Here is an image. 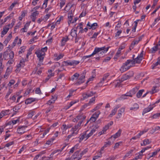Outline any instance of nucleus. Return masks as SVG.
Returning <instances> with one entry per match:
<instances>
[{
	"mask_svg": "<svg viewBox=\"0 0 160 160\" xmlns=\"http://www.w3.org/2000/svg\"><path fill=\"white\" fill-rule=\"evenodd\" d=\"M12 37V33H10L8 36L7 37V38H6L5 40L7 41L8 42H9V41L11 39Z\"/></svg>",
	"mask_w": 160,
	"mask_h": 160,
	"instance_id": "nucleus-59",
	"label": "nucleus"
},
{
	"mask_svg": "<svg viewBox=\"0 0 160 160\" xmlns=\"http://www.w3.org/2000/svg\"><path fill=\"white\" fill-rule=\"evenodd\" d=\"M109 48V47L106 48L105 46H104L101 48L96 47L95 48H100L101 49V50H99V51L97 53H98L99 52H100V53H98V54H101L102 55L103 54L106 52L108 51Z\"/></svg>",
	"mask_w": 160,
	"mask_h": 160,
	"instance_id": "nucleus-9",
	"label": "nucleus"
},
{
	"mask_svg": "<svg viewBox=\"0 0 160 160\" xmlns=\"http://www.w3.org/2000/svg\"><path fill=\"white\" fill-rule=\"evenodd\" d=\"M153 108V107H152L151 106H149L148 108H145L143 110L142 114L143 115L144 114L149 112Z\"/></svg>",
	"mask_w": 160,
	"mask_h": 160,
	"instance_id": "nucleus-26",
	"label": "nucleus"
},
{
	"mask_svg": "<svg viewBox=\"0 0 160 160\" xmlns=\"http://www.w3.org/2000/svg\"><path fill=\"white\" fill-rule=\"evenodd\" d=\"M18 96L17 94H15L13 95L12 97H11L10 99L13 101V102H15L16 100V98Z\"/></svg>",
	"mask_w": 160,
	"mask_h": 160,
	"instance_id": "nucleus-64",
	"label": "nucleus"
},
{
	"mask_svg": "<svg viewBox=\"0 0 160 160\" xmlns=\"http://www.w3.org/2000/svg\"><path fill=\"white\" fill-rule=\"evenodd\" d=\"M84 118H81L82 119H80L78 121V124L76 125L77 127H78L79 129H80L81 128V125L82 124V122L86 118V117L84 115Z\"/></svg>",
	"mask_w": 160,
	"mask_h": 160,
	"instance_id": "nucleus-23",
	"label": "nucleus"
},
{
	"mask_svg": "<svg viewBox=\"0 0 160 160\" xmlns=\"http://www.w3.org/2000/svg\"><path fill=\"white\" fill-rule=\"evenodd\" d=\"M87 13V12L86 11H83L82 12L80 15L79 16V18H81L82 17L85 16L86 15Z\"/></svg>",
	"mask_w": 160,
	"mask_h": 160,
	"instance_id": "nucleus-55",
	"label": "nucleus"
},
{
	"mask_svg": "<svg viewBox=\"0 0 160 160\" xmlns=\"http://www.w3.org/2000/svg\"><path fill=\"white\" fill-rule=\"evenodd\" d=\"M158 64H160V59L158 60L157 62H156L155 63H153L152 65V69H154V67L157 66Z\"/></svg>",
	"mask_w": 160,
	"mask_h": 160,
	"instance_id": "nucleus-47",
	"label": "nucleus"
},
{
	"mask_svg": "<svg viewBox=\"0 0 160 160\" xmlns=\"http://www.w3.org/2000/svg\"><path fill=\"white\" fill-rule=\"evenodd\" d=\"M35 112L34 111H31L29 112L28 115V117L29 118H33V116L34 115Z\"/></svg>",
	"mask_w": 160,
	"mask_h": 160,
	"instance_id": "nucleus-50",
	"label": "nucleus"
},
{
	"mask_svg": "<svg viewBox=\"0 0 160 160\" xmlns=\"http://www.w3.org/2000/svg\"><path fill=\"white\" fill-rule=\"evenodd\" d=\"M26 49V47L25 46H23L21 47L20 48V50L18 52L19 54H20L24 52L25 51Z\"/></svg>",
	"mask_w": 160,
	"mask_h": 160,
	"instance_id": "nucleus-42",
	"label": "nucleus"
},
{
	"mask_svg": "<svg viewBox=\"0 0 160 160\" xmlns=\"http://www.w3.org/2000/svg\"><path fill=\"white\" fill-rule=\"evenodd\" d=\"M131 62V61L130 60H128L125 63H123L120 69V71L122 72L128 69L130 67H127V65Z\"/></svg>",
	"mask_w": 160,
	"mask_h": 160,
	"instance_id": "nucleus-2",
	"label": "nucleus"
},
{
	"mask_svg": "<svg viewBox=\"0 0 160 160\" xmlns=\"http://www.w3.org/2000/svg\"><path fill=\"white\" fill-rule=\"evenodd\" d=\"M160 151V148L157 149L155 151L152 152V154L149 153L148 154V155L149 156V158L151 157H153L155 156L156 155L158 152Z\"/></svg>",
	"mask_w": 160,
	"mask_h": 160,
	"instance_id": "nucleus-28",
	"label": "nucleus"
},
{
	"mask_svg": "<svg viewBox=\"0 0 160 160\" xmlns=\"http://www.w3.org/2000/svg\"><path fill=\"white\" fill-rule=\"evenodd\" d=\"M79 129H80L76 125H75L72 128L71 130V131L72 132V134H73L75 135L78 134Z\"/></svg>",
	"mask_w": 160,
	"mask_h": 160,
	"instance_id": "nucleus-14",
	"label": "nucleus"
},
{
	"mask_svg": "<svg viewBox=\"0 0 160 160\" xmlns=\"http://www.w3.org/2000/svg\"><path fill=\"white\" fill-rule=\"evenodd\" d=\"M80 62L78 61L72 60V61H67L64 62V64L66 66H75L78 64Z\"/></svg>",
	"mask_w": 160,
	"mask_h": 160,
	"instance_id": "nucleus-4",
	"label": "nucleus"
},
{
	"mask_svg": "<svg viewBox=\"0 0 160 160\" xmlns=\"http://www.w3.org/2000/svg\"><path fill=\"white\" fill-rule=\"evenodd\" d=\"M98 24L97 23H94L92 24H91V27L89 28V29L92 28V29L94 30L96 28V26H97Z\"/></svg>",
	"mask_w": 160,
	"mask_h": 160,
	"instance_id": "nucleus-46",
	"label": "nucleus"
},
{
	"mask_svg": "<svg viewBox=\"0 0 160 160\" xmlns=\"http://www.w3.org/2000/svg\"><path fill=\"white\" fill-rule=\"evenodd\" d=\"M107 130V127H104L102 129V130L101 131L99 132V135H101L105 133V132H106Z\"/></svg>",
	"mask_w": 160,
	"mask_h": 160,
	"instance_id": "nucleus-51",
	"label": "nucleus"
},
{
	"mask_svg": "<svg viewBox=\"0 0 160 160\" xmlns=\"http://www.w3.org/2000/svg\"><path fill=\"white\" fill-rule=\"evenodd\" d=\"M73 17L72 11L68 12V23L69 25L72 21V18Z\"/></svg>",
	"mask_w": 160,
	"mask_h": 160,
	"instance_id": "nucleus-12",
	"label": "nucleus"
},
{
	"mask_svg": "<svg viewBox=\"0 0 160 160\" xmlns=\"http://www.w3.org/2000/svg\"><path fill=\"white\" fill-rule=\"evenodd\" d=\"M129 79V78L128 77L127 74H126L122 76V77L121 78V82H123L124 81L126 80Z\"/></svg>",
	"mask_w": 160,
	"mask_h": 160,
	"instance_id": "nucleus-39",
	"label": "nucleus"
},
{
	"mask_svg": "<svg viewBox=\"0 0 160 160\" xmlns=\"http://www.w3.org/2000/svg\"><path fill=\"white\" fill-rule=\"evenodd\" d=\"M95 100L96 98L95 97L92 98L91 99H90L88 103V104L90 106L92 104H94Z\"/></svg>",
	"mask_w": 160,
	"mask_h": 160,
	"instance_id": "nucleus-33",
	"label": "nucleus"
},
{
	"mask_svg": "<svg viewBox=\"0 0 160 160\" xmlns=\"http://www.w3.org/2000/svg\"><path fill=\"white\" fill-rule=\"evenodd\" d=\"M133 151V150H130V151H129L123 157V159H125L126 158L129 157L130 155V154L132 153Z\"/></svg>",
	"mask_w": 160,
	"mask_h": 160,
	"instance_id": "nucleus-38",
	"label": "nucleus"
},
{
	"mask_svg": "<svg viewBox=\"0 0 160 160\" xmlns=\"http://www.w3.org/2000/svg\"><path fill=\"white\" fill-rule=\"evenodd\" d=\"M96 92H93L92 91L90 92L84 93L82 94V97L83 99H86L89 97H90L93 96V95L95 94Z\"/></svg>",
	"mask_w": 160,
	"mask_h": 160,
	"instance_id": "nucleus-8",
	"label": "nucleus"
},
{
	"mask_svg": "<svg viewBox=\"0 0 160 160\" xmlns=\"http://www.w3.org/2000/svg\"><path fill=\"white\" fill-rule=\"evenodd\" d=\"M109 76V74L108 73L104 74L103 78H102V80L100 82L99 84L103 82H104L107 79Z\"/></svg>",
	"mask_w": 160,
	"mask_h": 160,
	"instance_id": "nucleus-35",
	"label": "nucleus"
},
{
	"mask_svg": "<svg viewBox=\"0 0 160 160\" xmlns=\"http://www.w3.org/2000/svg\"><path fill=\"white\" fill-rule=\"evenodd\" d=\"M122 130L121 129H119L118 132L116 133L114 135H112L111 137V138H114V139H115L119 137L121 134Z\"/></svg>",
	"mask_w": 160,
	"mask_h": 160,
	"instance_id": "nucleus-18",
	"label": "nucleus"
},
{
	"mask_svg": "<svg viewBox=\"0 0 160 160\" xmlns=\"http://www.w3.org/2000/svg\"><path fill=\"white\" fill-rule=\"evenodd\" d=\"M69 40V38L67 36L65 37H63L61 41V44L62 46H64L65 43L66 42H67Z\"/></svg>",
	"mask_w": 160,
	"mask_h": 160,
	"instance_id": "nucleus-32",
	"label": "nucleus"
},
{
	"mask_svg": "<svg viewBox=\"0 0 160 160\" xmlns=\"http://www.w3.org/2000/svg\"><path fill=\"white\" fill-rule=\"evenodd\" d=\"M72 127V124H68L66 125V124H63L61 128V129L62 130V133L63 134H64L66 133V130L67 129L70 128Z\"/></svg>",
	"mask_w": 160,
	"mask_h": 160,
	"instance_id": "nucleus-6",
	"label": "nucleus"
},
{
	"mask_svg": "<svg viewBox=\"0 0 160 160\" xmlns=\"http://www.w3.org/2000/svg\"><path fill=\"white\" fill-rule=\"evenodd\" d=\"M19 109V108L18 107L16 106L13 108V111L15 112V113L12 114L13 116L14 114H16V113L18 112V110Z\"/></svg>",
	"mask_w": 160,
	"mask_h": 160,
	"instance_id": "nucleus-49",
	"label": "nucleus"
},
{
	"mask_svg": "<svg viewBox=\"0 0 160 160\" xmlns=\"http://www.w3.org/2000/svg\"><path fill=\"white\" fill-rule=\"evenodd\" d=\"M156 87H153L151 91H150L149 92L151 94H152L157 92V91L156 90Z\"/></svg>",
	"mask_w": 160,
	"mask_h": 160,
	"instance_id": "nucleus-53",
	"label": "nucleus"
},
{
	"mask_svg": "<svg viewBox=\"0 0 160 160\" xmlns=\"http://www.w3.org/2000/svg\"><path fill=\"white\" fill-rule=\"evenodd\" d=\"M79 152L80 151H77L74 153L71 158L72 160H74L76 159L78 160V157H80Z\"/></svg>",
	"mask_w": 160,
	"mask_h": 160,
	"instance_id": "nucleus-17",
	"label": "nucleus"
},
{
	"mask_svg": "<svg viewBox=\"0 0 160 160\" xmlns=\"http://www.w3.org/2000/svg\"><path fill=\"white\" fill-rule=\"evenodd\" d=\"M24 66V61L23 60L21 61L19 64L17 66L18 68L20 67H23Z\"/></svg>",
	"mask_w": 160,
	"mask_h": 160,
	"instance_id": "nucleus-48",
	"label": "nucleus"
},
{
	"mask_svg": "<svg viewBox=\"0 0 160 160\" xmlns=\"http://www.w3.org/2000/svg\"><path fill=\"white\" fill-rule=\"evenodd\" d=\"M17 4H18V3L17 2H15L12 3L10 6V8L11 9H12Z\"/></svg>",
	"mask_w": 160,
	"mask_h": 160,
	"instance_id": "nucleus-61",
	"label": "nucleus"
},
{
	"mask_svg": "<svg viewBox=\"0 0 160 160\" xmlns=\"http://www.w3.org/2000/svg\"><path fill=\"white\" fill-rule=\"evenodd\" d=\"M36 99L32 98H28L25 101V103L27 104H29L35 101Z\"/></svg>",
	"mask_w": 160,
	"mask_h": 160,
	"instance_id": "nucleus-25",
	"label": "nucleus"
},
{
	"mask_svg": "<svg viewBox=\"0 0 160 160\" xmlns=\"http://www.w3.org/2000/svg\"><path fill=\"white\" fill-rule=\"evenodd\" d=\"M125 111V108H122L120 110L118 111V116L117 117V118H120L121 117L122 115V113L124 112Z\"/></svg>",
	"mask_w": 160,
	"mask_h": 160,
	"instance_id": "nucleus-27",
	"label": "nucleus"
},
{
	"mask_svg": "<svg viewBox=\"0 0 160 160\" xmlns=\"http://www.w3.org/2000/svg\"><path fill=\"white\" fill-rule=\"evenodd\" d=\"M141 39L140 38L138 39H134L132 42L131 46L129 47L130 50H131L133 48L134 45L136 44H137L139 41Z\"/></svg>",
	"mask_w": 160,
	"mask_h": 160,
	"instance_id": "nucleus-11",
	"label": "nucleus"
},
{
	"mask_svg": "<svg viewBox=\"0 0 160 160\" xmlns=\"http://www.w3.org/2000/svg\"><path fill=\"white\" fill-rule=\"evenodd\" d=\"M9 28L8 26H5L3 28V30L1 32V37H2L5 34H6L8 31Z\"/></svg>",
	"mask_w": 160,
	"mask_h": 160,
	"instance_id": "nucleus-21",
	"label": "nucleus"
},
{
	"mask_svg": "<svg viewBox=\"0 0 160 160\" xmlns=\"http://www.w3.org/2000/svg\"><path fill=\"white\" fill-rule=\"evenodd\" d=\"M89 106V105L88 104V103H86L83 105L81 108V111H83L84 110V109L86 108L88 106Z\"/></svg>",
	"mask_w": 160,
	"mask_h": 160,
	"instance_id": "nucleus-62",
	"label": "nucleus"
},
{
	"mask_svg": "<svg viewBox=\"0 0 160 160\" xmlns=\"http://www.w3.org/2000/svg\"><path fill=\"white\" fill-rule=\"evenodd\" d=\"M138 108V105L137 103H135L133 104V107H131L130 108V110L135 111L137 110Z\"/></svg>",
	"mask_w": 160,
	"mask_h": 160,
	"instance_id": "nucleus-31",
	"label": "nucleus"
},
{
	"mask_svg": "<svg viewBox=\"0 0 160 160\" xmlns=\"http://www.w3.org/2000/svg\"><path fill=\"white\" fill-rule=\"evenodd\" d=\"M72 7V5H71V4L68 3L66 6L65 8L64 9V10H65L66 9L69 10Z\"/></svg>",
	"mask_w": 160,
	"mask_h": 160,
	"instance_id": "nucleus-58",
	"label": "nucleus"
},
{
	"mask_svg": "<svg viewBox=\"0 0 160 160\" xmlns=\"http://www.w3.org/2000/svg\"><path fill=\"white\" fill-rule=\"evenodd\" d=\"M151 141L149 139H146L143 141V143H141V146H146L147 144H148L151 142Z\"/></svg>",
	"mask_w": 160,
	"mask_h": 160,
	"instance_id": "nucleus-29",
	"label": "nucleus"
},
{
	"mask_svg": "<svg viewBox=\"0 0 160 160\" xmlns=\"http://www.w3.org/2000/svg\"><path fill=\"white\" fill-rule=\"evenodd\" d=\"M53 107L54 106H53L52 105L50 106L46 110L45 112V113L47 114L52 109V108H53Z\"/></svg>",
	"mask_w": 160,
	"mask_h": 160,
	"instance_id": "nucleus-60",
	"label": "nucleus"
},
{
	"mask_svg": "<svg viewBox=\"0 0 160 160\" xmlns=\"http://www.w3.org/2000/svg\"><path fill=\"white\" fill-rule=\"evenodd\" d=\"M81 118H84V115L82 114L78 115L76 118L73 119L72 121L74 122H78L80 119H82Z\"/></svg>",
	"mask_w": 160,
	"mask_h": 160,
	"instance_id": "nucleus-24",
	"label": "nucleus"
},
{
	"mask_svg": "<svg viewBox=\"0 0 160 160\" xmlns=\"http://www.w3.org/2000/svg\"><path fill=\"white\" fill-rule=\"evenodd\" d=\"M160 49V44L158 43L156 46L152 48L151 50V52L152 53H155L158 49Z\"/></svg>",
	"mask_w": 160,
	"mask_h": 160,
	"instance_id": "nucleus-16",
	"label": "nucleus"
},
{
	"mask_svg": "<svg viewBox=\"0 0 160 160\" xmlns=\"http://www.w3.org/2000/svg\"><path fill=\"white\" fill-rule=\"evenodd\" d=\"M9 55L10 59H12L14 57V54L13 51H11L9 53Z\"/></svg>",
	"mask_w": 160,
	"mask_h": 160,
	"instance_id": "nucleus-56",
	"label": "nucleus"
},
{
	"mask_svg": "<svg viewBox=\"0 0 160 160\" xmlns=\"http://www.w3.org/2000/svg\"><path fill=\"white\" fill-rule=\"evenodd\" d=\"M139 89V87L138 86L133 88L132 90H130L132 94L133 95L135 94Z\"/></svg>",
	"mask_w": 160,
	"mask_h": 160,
	"instance_id": "nucleus-34",
	"label": "nucleus"
},
{
	"mask_svg": "<svg viewBox=\"0 0 160 160\" xmlns=\"http://www.w3.org/2000/svg\"><path fill=\"white\" fill-rule=\"evenodd\" d=\"M77 29L73 30L72 29L71 32V35L73 37H76L77 36Z\"/></svg>",
	"mask_w": 160,
	"mask_h": 160,
	"instance_id": "nucleus-30",
	"label": "nucleus"
},
{
	"mask_svg": "<svg viewBox=\"0 0 160 160\" xmlns=\"http://www.w3.org/2000/svg\"><path fill=\"white\" fill-rule=\"evenodd\" d=\"M100 113L101 112L100 111H98L95 112L93 114L92 116L95 118L96 119H97L99 115L100 114Z\"/></svg>",
	"mask_w": 160,
	"mask_h": 160,
	"instance_id": "nucleus-45",
	"label": "nucleus"
},
{
	"mask_svg": "<svg viewBox=\"0 0 160 160\" xmlns=\"http://www.w3.org/2000/svg\"><path fill=\"white\" fill-rule=\"evenodd\" d=\"M142 60V59L138 57H137L134 59H132V60H131V63L132 64H135L136 63L139 64L141 62Z\"/></svg>",
	"mask_w": 160,
	"mask_h": 160,
	"instance_id": "nucleus-15",
	"label": "nucleus"
},
{
	"mask_svg": "<svg viewBox=\"0 0 160 160\" xmlns=\"http://www.w3.org/2000/svg\"><path fill=\"white\" fill-rule=\"evenodd\" d=\"M2 61H3V58H2V53H0V68H2Z\"/></svg>",
	"mask_w": 160,
	"mask_h": 160,
	"instance_id": "nucleus-57",
	"label": "nucleus"
},
{
	"mask_svg": "<svg viewBox=\"0 0 160 160\" xmlns=\"http://www.w3.org/2000/svg\"><path fill=\"white\" fill-rule=\"evenodd\" d=\"M132 94L131 92V91H130L129 92H127L126 93L122 95L121 96V98L122 99H125L127 98L126 97L129 96L132 97Z\"/></svg>",
	"mask_w": 160,
	"mask_h": 160,
	"instance_id": "nucleus-22",
	"label": "nucleus"
},
{
	"mask_svg": "<svg viewBox=\"0 0 160 160\" xmlns=\"http://www.w3.org/2000/svg\"><path fill=\"white\" fill-rule=\"evenodd\" d=\"M29 25V23H26L25 25L24 28L21 29V31H22L23 32H27V31L26 30L28 28Z\"/></svg>",
	"mask_w": 160,
	"mask_h": 160,
	"instance_id": "nucleus-36",
	"label": "nucleus"
},
{
	"mask_svg": "<svg viewBox=\"0 0 160 160\" xmlns=\"http://www.w3.org/2000/svg\"><path fill=\"white\" fill-rule=\"evenodd\" d=\"M88 131H87L83 132L80 135L79 137V142H81L83 139H85L86 140L89 138L87 137L88 136Z\"/></svg>",
	"mask_w": 160,
	"mask_h": 160,
	"instance_id": "nucleus-5",
	"label": "nucleus"
},
{
	"mask_svg": "<svg viewBox=\"0 0 160 160\" xmlns=\"http://www.w3.org/2000/svg\"><path fill=\"white\" fill-rule=\"evenodd\" d=\"M143 89H142L139 90L137 93V97L138 98H139L142 96V92H144Z\"/></svg>",
	"mask_w": 160,
	"mask_h": 160,
	"instance_id": "nucleus-40",
	"label": "nucleus"
},
{
	"mask_svg": "<svg viewBox=\"0 0 160 160\" xmlns=\"http://www.w3.org/2000/svg\"><path fill=\"white\" fill-rule=\"evenodd\" d=\"M27 127V126H26L19 127L17 129V133L20 135L23 134L26 132L25 129Z\"/></svg>",
	"mask_w": 160,
	"mask_h": 160,
	"instance_id": "nucleus-7",
	"label": "nucleus"
},
{
	"mask_svg": "<svg viewBox=\"0 0 160 160\" xmlns=\"http://www.w3.org/2000/svg\"><path fill=\"white\" fill-rule=\"evenodd\" d=\"M19 121V119H18L16 120H13L11 122H9V124H11V123H12L13 125L16 124L17 123V122H18Z\"/></svg>",
	"mask_w": 160,
	"mask_h": 160,
	"instance_id": "nucleus-52",
	"label": "nucleus"
},
{
	"mask_svg": "<svg viewBox=\"0 0 160 160\" xmlns=\"http://www.w3.org/2000/svg\"><path fill=\"white\" fill-rule=\"evenodd\" d=\"M126 74L128 77L129 78H130L131 77H133L134 75V72L133 71H131L127 72Z\"/></svg>",
	"mask_w": 160,
	"mask_h": 160,
	"instance_id": "nucleus-43",
	"label": "nucleus"
},
{
	"mask_svg": "<svg viewBox=\"0 0 160 160\" xmlns=\"http://www.w3.org/2000/svg\"><path fill=\"white\" fill-rule=\"evenodd\" d=\"M78 145H75L70 150V151L69 152V154L70 153H73L74 151L78 148Z\"/></svg>",
	"mask_w": 160,
	"mask_h": 160,
	"instance_id": "nucleus-44",
	"label": "nucleus"
},
{
	"mask_svg": "<svg viewBox=\"0 0 160 160\" xmlns=\"http://www.w3.org/2000/svg\"><path fill=\"white\" fill-rule=\"evenodd\" d=\"M111 144V142L108 141L107 142H105L104 143V146L102 147L104 148H106L108 146H110Z\"/></svg>",
	"mask_w": 160,
	"mask_h": 160,
	"instance_id": "nucleus-41",
	"label": "nucleus"
},
{
	"mask_svg": "<svg viewBox=\"0 0 160 160\" xmlns=\"http://www.w3.org/2000/svg\"><path fill=\"white\" fill-rule=\"evenodd\" d=\"M79 76V74L77 73H76L71 77V80L73 81L75 79H77Z\"/></svg>",
	"mask_w": 160,
	"mask_h": 160,
	"instance_id": "nucleus-37",
	"label": "nucleus"
},
{
	"mask_svg": "<svg viewBox=\"0 0 160 160\" xmlns=\"http://www.w3.org/2000/svg\"><path fill=\"white\" fill-rule=\"evenodd\" d=\"M47 47H46L42 48L41 50H37L35 53L37 55V57L39 59V63L37 64V67H39L41 64H42V62L43 61L44 57L45 55V52L47 50Z\"/></svg>",
	"mask_w": 160,
	"mask_h": 160,
	"instance_id": "nucleus-1",
	"label": "nucleus"
},
{
	"mask_svg": "<svg viewBox=\"0 0 160 160\" xmlns=\"http://www.w3.org/2000/svg\"><path fill=\"white\" fill-rule=\"evenodd\" d=\"M55 102V100L51 99L50 100L48 101L47 104L48 105H50L51 104L54 103Z\"/></svg>",
	"mask_w": 160,
	"mask_h": 160,
	"instance_id": "nucleus-63",
	"label": "nucleus"
},
{
	"mask_svg": "<svg viewBox=\"0 0 160 160\" xmlns=\"http://www.w3.org/2000/svg\"><path fill=\"white\" fill-rule=\"evenodd\" d=\"M13 16V13H11L10 14L9 16H8L7 17H6L4 19V22H6L7 21V20L9 18H10V17H12Z\"/></svg>",
	"mask_w": 160,
	"mask_h": 160,
	"instance_id": "nucleus-54",
	"label": "nucleus"
},
{
	"mask_svg": "<svg viewBox=\"0 0 160 160\" xmlns=\"http://www.w3.org/2000/svg\"><path fill=\"white\" fill-rule=\"evenodd\" d=\"M101 49L100 48H95L94 50L92 53L90 55L85 56L84 57V58H90L91 56H93L94 55L97 53L99 51V50Z\"/></svg>",
	"mask_w": 160,
	"mask_h": 160,
	"instance_id": "nucleus-19",
	"label": "nucleus"
},
{
	"mask_svg": "<svg viewBox=\"0 0 160 160\" xmlns=\"http://www.w3.org/2000/svg\"><path fill=\"white\" fill-rule=\"evenodd\" d=\"M98 128L99 126L98 125L95 126L91 130L90 132L89 133H88V136L87 137H90L96 131H97Z\"/></svg>",
	"mask_w": 160,
	"mask_h": 160,
	"instance_id": "nucleus-13",
	"label": "nucleus"
},
{
	"mask_svg": "<svg viewBox=\"0 0 160 160\" xmlns=\"http://www.w3.org/2000/svg\"><path fill=\"white\" fill-rule=\"evenodd\" d=\"M120 106L119 105H117L112 110L111 113L109 115L110 117H112L113 115H114L117 111L118 109L119 108Z\"/></svg>",
	"mask_w": 160,
	"mask_h": 160,
	"instance_id": "nucleus-20",
	"label": "nucleus"
},
{
	"mask_svg": "<svg viewBox=\"0 0 160 160\" xmlns=\"http://www.w3.org/2000/svg\"><path fill=\"white\" fill-rule=\"evenodd\" d=\"M39 14V12L37 11H35L31 13L30 17L33 22H35L37 17L38 15Z\"/></svg>",
	"mask_w": 160,
	"mask_h": 160,
	"instance_id": "nucleus-10",
	"label": "nucleus"
},
{
	"mask_svg": "<svg viewBox=\"0 0 160 160\" xmlns=\"http://www.w3.org/2000/svg\"><path fill=\"white\" fill-rule=\"evenodd\" d=\"M86 72H82L81 76L79 77V78L77 80L75 84L79 85L83 83L84 82V78H85Z\"/></svg>",
	"mask_w": 160,
	"mask_h": 160,
	"instance_id": "nucleus-3",
	"label": "nucleus"
}]
</instances>
